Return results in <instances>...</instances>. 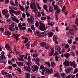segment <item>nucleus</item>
I'll return each instance as SVG.
<instances>
[{
  "label": "nucleus",
  "instance_id": "6",
  "mask_svg": "<svg viewBox=\"0 0 78 78\" xmlns=\"http://www.w3.org/2000/svg\"><path fill=\"white\" fill-rule=\"evenodd\" d=\"M69 63L71 66H72L74 68H76L77 64H75V62L73 61V62H69Z\"/></svg>",
  "mask_w": 78,
  "mask_h": 78
},
{
  "label": "nucleus",
  "instance_id": "13",
  "mask_svg": "<svg viewBox=\"0 0 78 78\" xmlns=\"http://www.w3.org/2000/svg\"><path fill=\"white\" fill-rule=\"evenodd\" d=\"M35 61L36 62H35V64H37L38 66H40V64L39 63V58H36Z\"/></svg>",
  "mask_w": 78,
  "mask_h": 78
},
{
  "label": "nucleus",
  "instance_id": "21",
  "mask_svg": "<svg viewBox=\"0 0 78 78\" xmlns=\"http://www.w3.org/2000/svg\"><path fill=\"white\" fill-rule=\"evenodd\" d=\"M63 64L66 66H69V61L66 60H65L64 61V62H63Z\"/></svg>",
  "mask_w": 78,
  "mask_h": 78
},
{
  "label": "nucleus",
  "instance_id": "9",
  "mask_svg": "<svg viewBox=\"0 0 78 78\" xmlns=\"http://www.w3.org/2000/svg\"><path fill=\"white\" fill-rule=\"evenodd\" d=\"M24 56H25L24 55H20V57H17V59L20 61H24V59H23Z\"/></svg>",
  "mask_w": 78,
  "mask_h": 78
},
{
  "label": "nucleus",
  "instance_id": "56",
  "mask_svg": "<svg viewBox=\"0 0 78 78\" xmlns=\"http://www.w3.org/2000/svg\"><path fill=\"white\" fill-rule=\"evenodd\" d=\"M31 28L32 30H35V27H34V25L31 26Z\"/></svg>",
  "mask_w": 78,
  "mask_h": 78
},
{
  "label": "nucleus",
  "instance_id": "3",
  "mask_svg": "<svg viewBox=\"0 0 78 78\" xmlns=\"http://www.w3.org/2000/svg\"><path fill=\"white\" fill-rule=\"evenodd\" d=\"M39 28L41 31H44L46 30V27L45 26V25L43 23H40Z\"/></svg>",
  "mask_w": 78,
  "mask_h": 78
},
{
  "label": "nucleus",
  "instance_id": "34",
  "mask_svg": "<svg viewBox=\"0 0 78 78\" xmlns=\"http://www.w3.org/2000/svg\"><path fill=\"white\" fill-rule=\"evenodd\" d=\"M40 44L41 46H42V47H44V46L46 45V43L43 42H41L40 43Z\"/></svg>",
  "mask_w": 78,
  "mask_h": 78
},
{
  "label": "nucleus",
  "instance_id": "45",
  "mask_svg": "<svg viewBox=\"0 0 78 78\" xmlns=\"http://www.w3.org/2000/svg\"><path fill=\"white\" fill-rule=\"evenodd\" d=\"M54 9L55 11L58 9V6L56 5H54Z\"/></svg>",
  "mask_w": 78,
  "mask_h": 78
},
{
  "label": "nucleus",
  "instance_id": "27",
  "mask_svg": "<svg viewBox=\"0 0 78 78\" xmlns=\"http://www.w3.org/2000/svg\"><path fill=\"white\" fill-rule=\"evenodd\" d=\"M54 77H57V78H59L60 77V75L59 73L57 72L54 75Z\"/></svg>",
  "mask_w": 78,
  "mask_h": 78
},
{
  "label": "nucleus",
  "instance_id": "18",
  "mask_svg": "<svg viewBox=\"0 0 78 78\" xmlns=\"http://www.w3.org/2000/svg\"><path fill=\"white\" fill-rule=\"evenodd\" d=\"M54 52H55V50L53 48H51V52L49 54V56H51L53 55Z\"/></svg>",
  "mask_w": 78,
  "mask_h": 78
},
{
  "label": "nucleus",
  "instance_id": "44",
  "mask_svg": "<svg viewBox=\"0 0 78 78\" xmlns=\"http://www.w3.org/2000/svg\"><path fill=\"white\" fill-rule=\"evenodd\" d=\"M53 35V32H50L48 34L49 37H52Z\"/></svg>",
  "mask_w": 78,
  "mask_h": 78
},
{
  "label": "nucleus",
  "instance_id": "36",
  "mask_svg": "<svg viewBox=\"0 0 78 78\" xmlns=\"http://www.w3.org/2000/svg\"><path fill=\"white\" fill-rule=\"evenodd\" d=\"M48 33H49V31L48 30H47L43 32V33L44 34V35L45 36L46 35H47V34H48Z\"/></svg>",
  "mask_w": 78,
  "mask_h": 78
},
{
  "label": "nucleus",
  "instance_id": "38",
  "mask_svg": "<svg viewBox=\"0 0 78 78\" xmlns=\"http://www.w3.org/2000/svg\"><path fill=\"white\" fill-rule=\"evenodd\" d=\"M5 34L7 36H10V35H11V33L9 31H6Z\"/></svg>",
  "mask_w": 78,
  "mask_h": 78
},
{
  "label": "nucleus",
  "instance_id": "32",
  "mask_svg": "<svg viewBox=\"0 0 78 78\" xmlns=\"http://www.w3.org/2000/svg\"><path fill=\"white\" fill-rule=\"evenodd\" d=\"M49 9L50 12H53V7L52 6H50L49 7Z\"/></svg>",
  "mask_w": 78,
  "mask_h": 78
},
{
  "label": "nucleus",
  "instance_id": "4",
  "mask_svg": "<svg viewBox=\"0 0 78 78\" xmlns=\"http://www.w3.org/2000/svg\"><path fill=\"white\" fill-rule=\"evenodd\" d=\"M40 70H42L41 72V74L42 75H44V73H45V71H46L47 70V68H45V67L43 65H41L40 67L39 68Z\"/></svg>",
  "mask_w": 78,
  "mask_h": 78
},
{
  "label": "nucleus",
  "instance_id": "31",
  "mask_svg": "<svg viewBox=\"0 0 78 78\" xmlns=\"http://www.w3.org/2000/svg\"><path fill=\"white\" fill-rule=\"evenodd\" d=\"M13 36L16 38V40L17 41L19 40V36L17 34H13Z\"/></svg>",
  "mask_w": 78,
  "mask_h": 78
},
{
  "label": "nucleus",
  "instance_id": "52",
  "mask_svg": "<svg viewBox=\"0 0 78 78\" xmlns=\"http://www.w3.org/2000/svg\"><path fill=\"white\" fill-rule=\"evenodd\" d=\"M49 48H50V45H49V44L46 45L45 47V49L46 50H48V49Z\"/></svg>",
  "mask_w": 78,
  "mask_h": 78
},
{
  "label": "nucleus",
  "instance_id": "1",
  "mask_svg": "<svg viewBox=\"0 0 78 78\" xmlns=\"http://www.w3.org/2000/svg\"><path fill=\"white\" fill-rule=\"evenodd\" d=\"M34 18L33 17V16L31 15L29 18H27V20L28 22H30V23L31 25L32 24H34Z\"/></svg>",
  "mask_w": 78,
  "mask_h": 78
},
{
  "label": "nucleus",
  "instance_id": "42",
  "mask_svg": "<svg viewBox=\"0 0 78 78\" xmlns=\"http://www.w3.org/2000/svg\"><path fill=\"white\" fill-rule=\"evenodd\" d=\"M39 54L38 53H36V54H34L32 55V56L33 58H35V57H37V56H38Z\"/></svg>",
  "mask_w": 78,
  "mask_h": 78
},
{
  "label": "nucleus",
  "instance_id": "11",
  "mask_svg": "<svg viewBox=\"0 0 78 78\" xmlns=\"http://www.w3.org/2000/svg\"><path fill=\"white\" fill-rule=\"evenodd\" d=\"M1 73L2 75H6V76H8V75H9V73L5 72V70L1 71Z\"/></svg>",
  "mask_w": 78,
  "mask_h": 78
},
{
  "label": "nucleus",
  "instance_id": "30",
  "mask_svg": "<svg viewBox=\"0 0 78 78\" xmlns=\"http://www.w3.org/2000/svg\"><path fill=\"white\" fill-rule=\"evenodd\" d=\"M27 61L28 62V63L30 64V63H31V57L30 56H28Z\"/></svg>",
  "mask_w": 78,
  "mask_h": 78
},
{
  "label": "nucleus",
  "instance_id": "39",
  "mask_svg": "<svg viewBox=\"0 0 78 78\" xmlns=\"http://www.w3.org/2000/svg\"><path fill=\"white\" fill-rule=\"evenodd\" d=\"M25 13H26V15L27 16V18H28V17H30V16H31V15L30 14H29L28 12H27V11H26L25 12Z\"/></svg>",
  "mask_w": 78,
  "mask_h": 78
},
{
  "label": "nucleus",
  "instance_id": "14",
  "mask_svg": "<svg viewBox=\"0 0 78 78\" xmlns=\"http://www.w3.org/2000/svg\"><path fill=\"white\" fill-rule=\"evenodd\" d=\"M71 70H73V68H68L66 69V73H70Z\"/></svg>",
  "mask_w": 78,
  "mask_h": 78
},
{
  "label": "nucleus",
  "instance_id": "19",
  "mask_svg": "<svg viewBox=\"0 0 78 78\" xmlns=\"http://www.w3.org/2000/svg\"><path fill=\"white\" fill-rule=\"evenodd\" d=\"M6 58V56L4 55H1L0 57V61L2 60H5Z\"/></svg>",
  "mask_w": 78,
  "mask_h": 78
},
{
  "label": "nucleus",
  "instance_id": "62",
  "mask_svg": "<svg viewBox=\"0 0 78 78\" xmlns=\"http://www.w3.org/2000/svg\"><path fill=\"white\" fill-rule=\"evenodd\" d=\"M39 23L38 22H36L35 23V26L36 27H39Z\"/></svg>",
  "mask_w": 78,
  "mask_h": 78
},
{
  "label": "nucleus",
  "instance_id": "33",
  "mask_svg": "<svg viewBox=\"0 0 78 78\" xmlns=\"http://www.w3.org/2000/svg\"><path fill=\"white\" fill-rule=\"evenodd\" d=\"M57 39H58V37H57L56 35H54L53 38V41H54L57 40Z\"/></svg>",
  "mask_w": 78,
  "mask_h": 78
},
{
  "label": "nucleus",
  "instance_id": "12",
  "mask_svg": "<svg viewBox=\"0 0 78 78\" xmlns=\"http://www.w3.org/2000/svg\"><path fill=\"white\" fill-rule=\"evenodd\" d=\"M10 3L11 5L13 6H16V7L18 6V5L17 4H15L12 0H11L10 1Z\"/></svg>",
  "mask_w": 78,
  "mask_h": 78
},
{
  "label": "nucleus",
  "instance_id": "61",
  "mask_svg": "<svg viewBox=\"0 0 78 78\" xmlns=\"http://www.w3.org/2000/svg\"><path fill=\"white\" fill-rule=\"evenodd\" d=\"M72 39L68 40V43L70 44H72Z\"/></svg>",
  "mask_w": 78,
  "mask_h": 78
},
{
  "label": "nucleus",
  "instance_id": "43",
  "mask_svg": "<svg viewBox=\"0 0 78 78\" xmlns=\"http://www.w3.org/2000/svg\"><path fill=\"white\" fill-rule=\"evenodd\" d=\"M78 72V69L77 68H75L74 71V72H73V73L74 74H75V73H77Z\"/></svg>",
  "mask_w": 78,
  "mask_h": 78
},
{
  "label": "nucleus",
  "instance_id": "26",
  "mask_svg": "<svg viewBox=\"0 0 78 78\" xmlns=\"http://www.w3.org/2000/svg\"><path fill=\"white\" fill-rule=\"evenodd\" d=\"M46 17L47 18V21L48 23H50L51 20V18H50V16H46Z\"/></svg>",
  "mask_w": 78,
  "mask_h": 78
},
{
  "label": "nucleus",
  "instance_id": "58",
  "mask_svg": "<svg viewBox=\"0 0 78 78\" xmlns=\"http://www.w3.org/2000/svg\"><path fill=\"white\" fill-rule=\"evenodd\" d=\"M0 63H3L4 64H6V62L5 60H0Z\"/></svg>",
  "mask_w": 78,
  "mask_h": 78
},
{
  "label": "nucleus",
  "instance_id": "28",
  "mask_svg": "<svg viewBox=\"0 0 78 78\" xmlns=\"http://www.w3.org/2000/svg\"><path fill=\"white\" fill-rule=\"evenodd\" d=\"M30 75L29 73H25V78H30Z\"/></svg>",
  "mask_w": 78,
  "mask_h": 78
},
{
  "label": "nucleus",
  "instance_id": "63",
  "mask_svg": "<svg viewBox=\"0 0 78 78\" xmlns=\"http://www.w3.org/2000/svg\"><path fill=\"white\" fill-rule=\"evenodd\" d=\"M44 33L43 32L41 33H40V35L39 36H42V37H43L45 35L44 34Z\"/></svg>",
  "mask_w": 78,
  "mask_h": 78
},
{
  "label": "nucleus",
  "instance_id": "7",
  "mask_svg": "<svg viewBox=\"0 0 78 78\" xmlns=\"http://www.w3.org/2000/svg\"><path fill=\"white\" fill-rule=\"evenodd\" d=\"M30 6L31 8H32V9H34V8H36V4L34 2H33L30 3Z\"/></svg>",
  "mask_w": 78,
  "mask_h": 78
},
{
  "label": "nucleus",
  "instance_id": "49",
  "mask_svg": "<svg viewBox=\"0 0 78 78\" xmlns=\"http://www.w3.org/2000/svg\"><path fill=\"white\" fill-rule=\"evenodd\" d=\"M66 6L64 5L62 8V12H64L65 11V9H66Z\"/></svg>",
  "mask_w": 78,
  "mask_h": 78
},
{
  "label": "nucleus",
  "instance_id": "57",
  "mask_svg": "<svg viewBox=\"0 0 78 78\" xmlns=\"http://www.w3.org/2000/svg\"><path fill=\"white\" fill-rule=\"evenodd\" d=\"M22 24L21 23H20L19 24H18V26L20 28V29L22 28Z\"/></svg>",
  "mask_w": 78,
  "mask_h": 78
},
{
  "label": "nucleus",
  "instance_id": "46",
  "mask_svg": "<svg viewBox=\"0 0 78 78\" xmlns=\"http://www.w3.org/2000/svg\"><path fill=\"white\" fill-rule=\"evenodd\" d=\"M59 55V53L58 52V51H56L54 53V54L53 55V56H57Z\"/></svg>",
  "mask_w": 78,
  "mask_h": 78
},
{
  "label": "nucleus",
  "instance_id": "47",
  "mask_svg": "<svg viewBox=\"0 0 78 78\" xmlns=\"http://www.w3.org/2000/svg\"><path fill=\"white\" fill-rule=\"evenodd\" d=\"M11 61L12 62H14V61H17V58H12L11 59Z\"/></svg>",
  "mask_w": 78,
  "mask_h": 78
},
{
  "label": "nucleus",
  "instance_id": "48",
  "mask_svg": "<svg viewBox=\"0 0 78 78\" xmlns=\"http://www.w3.org/2000/svg\"><path fill=\"white\" fill-rule=\"evenodd\" d=\"M9 54L10 55H14L15 53L13 51H10L9 52Z\"/></svg>",
  "mask_w": 78,
  "mask_h": 78
},
{
  "label": "nucleus",
  "instance_id": "15",
  "mask_svg": "<svg viewBox=\"0 0 78 78\" xmlns=\"http://www.w3.org/2000/svg\"><path fill=\"white\" fill-rule=\"evenodd\" d=\"M53 69L51 68V69H48L47 71V73L48 74H52L53 72Z\"/></svg>",
  "mask_w": 78,
  "mask_h": 78
},
{
  "label": "nucleus",
  "instance_id": "59",
  "mask_svg": "<svg viewBox=\"0 0 78 78\" xmlns=\"http://www.w3.org/2000/svg\"><path fill=\"white\" fill-rule=\"evenodd\" d=\"M47 19V17H43L41 18V20H45Z\"/></svg>",
  "mask_w": 78,
  "mask_h": 78
},
{
  "label": "nucleus",
  "instance_id": "54",
  "mask_svg": "<svg viewBox=\"0 0 78 78\" xmlns=\"http://www.w3.org/2000/svg\"><path fill=\"white\" fill-rule=\"evenodd\" d=\"M5 17L6 18V19H8V18H9V14L7 13L5 15Z\"/></svg>",
  "mask_w": 78,
  "mask_h": 78
},
{
  "label": "nucleus",
  "instance_id": "37",
  "mask_svg": "<svg viewBox=\"0 0 78 78\" xmlns=\"http://www.w3.org/2000/svg\"><path fill=\"white\" fill-rule=\"evenodd\" d=\"M16 70L18 72V73H22V69L20 68H18L16 69Z\"/></svg>",
  "mask_w": 78,
  "mask_h": 78
},
{
  "label": "nucleus",
  "instance_id": "24",
  "mask_svg": "<svg viewBox=\"0 0 78 78\" xmlns=\"http://www.w3.org/2000/svg\"><path fill=\"white\" fill-rule=\"evenodd\" d=\"M5 47L6 48L7 50L9 51H11V49L10 48V46L8 44H6L5 45Z\"/></svg>",
  "mask_w": 78,
  "mask_h": 78
},
{
  "label": "nucleus",
  "instance_id": "40",
  "mask_svg": "<svg viewBox=\"0 0 78 78\" xmlns=\"http://www.w3.org/2000/svg\"><path fill=\"white\" fill-rule=\"evenodd\" d=\"M46 64L48 67H50V66H51V65H50V63L48 62H47L45 63Z\"/></svg>",
  "mask_w": 78,
  "mask_h": 78
},
{
  "label": "nucleus",
  "instance_id": "17",
  "mask_svg": "<svg viewBox=\"0 0 78 78\" xmlns=\"http://www.w3.org/2000/svg\"><path fill=\"white\" fill-rule=\"evenodd\" d=\"M69 35L70 36H73L75 33L74 31L72 29H69Z\"/></svg>",
  "mask_w": 78,
  "mask_h": 78
},
{
  "label": "nucleus",
  "instance_id": "5",
  "mask_svg": "<svg viewBox=\"0 0 78 78\" xmlns=\"http://www.w3.org/2000/svg\"><path fill=\"white\" fill-rule=\"evenodd\" d=\"M32 68L34 69H32V71L34 72V71H37L39 69V66L36 65H34L32 66Z\"/></svg>",
  "mask_w": 78,
  "mask_h": 78
},
{
  "label": "nucleus",
  "instance_id": "2",
  "mask_svg": "<svg viewBox=\"0 0 78 78\" xmlns=\"http://www.w3.org/2000/svg\"><path fill=\"white\" fill-rule=\"evenodd\" d=\"M26 66H24V69L27 72H30L31 71V68L30 66V64L28 62H27L26 63Z\"/></svg>",
  "mask_w": 78,
  "mask_h": 78
},
{
  "label": "nucleus",
  "instance_id": "53",
  "mask_svg": "<svg viewBox=\"0 0 78 78\" xmlns=\"http://www.w3.org/2000/svg\"><path fill=\"white\" fill-rule=\"evenodd\" d=\"M61 12V9H58V10L56 12V14H59Z\"/></svg>",
  "mask_w": 78,
  "mask_h": 78
},
{
  "label": "nucleus",
  "instance_id": "16",
  "mask_svg": "<svg viewBox=\"0 0 78 78\" xmlns=\"http://www.w3.org/2000/svg\"><path fill=\"white\" fill-rule=\"evenodd\" d=\"M10 13L11 15V16H13L14 17V16L13 15V13L15 14L16 13V11L13 10H9Z\"/></svg>",
  "mask_w": 78,
  "mask_h": 78
},
{
  "label": "nucleus",
  "instance_id": "23",
  "mask_svg": "<svg viewBox=\"0 0 78 78\" xmlns=\"http://www.w3.org/2000/svg\"><path fill=\"white\" fill-rule=\"evenodd\" d=\"M64 56L66 58H69V56H70V54L69 53L65 54L64 55Z\"/></svg>",
  "mask_w": 78,
  "mask_h": 78
},
{
  "label": "nucleus",
  "instance_id": "50",
  "mask_svg": "<svg viewBox=\"0 0 78 78\" xmlns=\"http://www.w3.org/2000/svg\"><path fill=\"white\" fill-rule=\"evenodd\" d=\"M20 13H21V12L20 11H18L16 12H15V14H16V15H19V14H20Z\"/></svg>",
  "mask_w": 78,
  "mask_h": 78
},
{
  "label": "nucleus",
  "instance_id": "10",
  "mask_svg": "<svg viewBox=\"0 0 78 78\" xmlns=\"http://www.w3.org/2000/svg\"><path fill=\"white\" fill-rule=\"evenodd\" d=\"M12 26H9V29L10 31H14V24H12Z\"/></svg>",
  "mask_w": 78,
  "mask_h": 78
},
{
  "label": "nucleus",
  "instance_id": "35",
  "mask_svg": "<svg viewBox=\"0 0 78 78\" xmlns=\"http://www.w3.org/2000/svg\"><path fill=\"white\" fill-rule=\"evenodd\" d=\"M25 46L26 47H27L28 48H29V47H30V46H31V44L29 42H28L26 43L25 44Z\"/></svg>",
  "mask_w": 78,
  "mask_h": 78
},
{
  "label": "nucleus",
  "instance_id": "64",
  "mask_svg": "<svg viewBox=\"0 0 78 78\" xmlns=\"http://www.w3.org/2000/svg\"><path fill=\"white\" fill-rule=\"evenodd\" d=\"M5 4H8L9 3V0H5L4 1Z\"/></svg>",
  "mask_w": 78,
  "mask_h": 78
},
{
  "label": "nucleus",
  "instance_id": "20",
  "mask_svg": "<svg viewBox=\"0 0 78 78\" xmlns=\"http://www.w3.org/2000/svg\"><path fill=\"white\" fill-rule=\"evenodd\" d=\"M55 49L57 51H60L61 50V47L59 46L56 45L55 46Z\"/></svg>",
  "mask_w": 78,
  "mask_h": 78
},
{
  "label": "nucleus",
  "instance_id": "51",
  "mask_svg": "<svg viewBox=\"0 0 78 78\" xmlns=\"http://www.w3.org/2000/svg\"><path fill=\"white\" fill-rule=\"evenodd\" d=\"M51 66L52 67H55L56 66V64L53 62H51Z\"/></svg>",
  "mask_w": 78,
  "mask_h": 78
},
{
  "label": "nucleus",
  "instance_id": "41",
  "mask_svg": "<svg viewBox=\"0 0 78 78\" xmlns=\"http://www.w3.org/2000/svg\"><path fill=\"white\" fill-rule=\"evenodd\" d=\"M34 9H32L33 10V12L35 13V14L37 13V12L38 11V10L36 9V8L35 7Z\"/></svg>",
  "mask_w": 78,
  "mask_h": 78
},
{
  "label": "nucleus",
  "instance_id": "8",
  "mask_svg": "<svg viewBox=\"0 0 78 78\" xmlns=\"http://www.w3.org/2000/svg\"><path fill=\"white\" fill-rule=\"evenodd\" d=\"M12 18V20L14 21V22H17V23H19V21L15 17V16H11Z\"/></svg>",
  "mask_w": 78,
  "mask_h": 78
},
{
  "label": "nucleus",
  "instance_id": "22",
  "mask_svg": "<svg viewBox=\"0 0 78 78\" xmlns=\"http://www.w3.org/2000/svg\"><path fill=\"white\" fill-rule=\"evenodd\" d=\"M16 64L19 67H22L23 66V63L21 62H16Z\"/></svg>",
  "mask_w": 78,
  "mask_h": 78
},
{
  "label": "nucleus",
  "instance_id": "55",
  "mask_svg": "<svg viewBox=\"0 0 78 78\" xmlns=\"http://www.w3.org/2000/svg\"><path fill=\"white\" fill-rule=\"evenodd\" d=\"M28 41V38L27 37H26L25 41H24V43H26Z\"/></svg>",
  "mask_w": 78,
  "mask_h": 78
},
{
  "label": "nucleus",
  "instance_id": "25",
  "mask_svg": "<svg viewBox=\"0 0 78 78\" xmlns=\"http://www.w3.org/2000/svg\"><path fill=\"white\" fill-rule=\"evenodd\" d=\"M2 12L3 15H5L6 14L8 13V11L5 10H3L2 11Z\"/></svg>",
  "mask_w": 78,
  "mask_h": 78
},
{
  "label": "nucleus",
  "instance_id": "29",
  "mask_svg": "<svg viewBox=\"0 0 78 78\" xmlns=\"http://www.w3.org/2000/svg\"><path fill=\"white\" fill-rule=\"evenodd\" d=\"M61 77H62V78H65L66 76V73H62L61 74Z\"/></svg>",
  "mask_w": 78,
  "mask_h": 78
},
{
  "label": "nucleus",
  "instance_id": "60",
  "mask_svg": "<svg viewBox=\"0 0 78 78\" xmlns=\"http://www.w3.org/2000/svg\"><path fill=\"white\" fill-rule=\"evenodd\" d=\"M73 28H74L76 30H77V29H78V28H77V27H76V25H73Z\"/></svg>",
  "mask_w": 78,
  "mask_h": 78
}]
</instances>
